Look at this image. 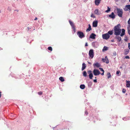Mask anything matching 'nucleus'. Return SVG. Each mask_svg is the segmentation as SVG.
<instances>
[{
	"label": "nucleus",
	"instance_id": "35",
	"mask_svg": "<svg viewBox=\"0 0 130 130\" xmlns=\"http://www.w3.org/2000/svg\"><path fill=\"white\" fill-rule=\"evenodd\" d=\"M122 91L123 93H125L126 92V90L124 89H123L122 90Z\"/></svg>",
	"mask_w": 130,
	"mask_h": 130
},
{
	"label": "nucleus",
	"instance_id": "37",
	"mask_svg": "<svg viewBox=\"0 0 130 130\" xmlns=\"http://www.w3.org/2000/svg\"><path fill=\"white\" fill-rule=\"evenodd\" d=\"M125 58H126V59H129V57L128 56H127L125 57Z\"/></svg>",
	"mask_w": 130,
	"mask_h": 130
},
{
	"label": "nucleus",
	"instance_id": "1",
	"mask_svg": "<svg viewBox=\"0 0 130 130\" xmlns=\"http://www.w3.org/2000/svg\"><path fill=\"white\" fill-rule=\"evenodd\" d=\"M120 24H118L115 27L114 34L115 35L118 36L120 35L121 31V30L120 28Z\"/></svg>",
	"mask_w": 130,
	"mask_h": 130
},
{
	"label": "nucleus",
	"instance_id": "39",
	"mask_svg": "<svg viewBox=\"0 0 130 130\" xmlns=\"http://www.w3.org/2000/svg\"><path fill=\"white\" fill-rule=\"evenodd\" d=\"M128 44V48L130 50V43H129Z\"/></svg>",
	"mask_w": 130,
	"mask_h": 130
},
{
	"label": "nucleus",
	"instance_id": "9",
	"mask_svg": "<svg viewBox=\"0 0 130 130\" xmlns=\"http://www.w3.org/2000/svg\"><path fill=\"white\" fill-rule=\"evenodd\" d=\"M96 35L94 33H92L90 35L89 38H90L94 39L95 38V37L96 36Z\"/></svg>",
	"mask_w": 130,
	"mask_h": 130
},
{
	"label": "nucleus",
	"instance_id": "47",
	"mask_svg": "<svg viewBox=\"0 0 130 130\" xmlns=\"http://www.w3.org/2000/svg\"><path fill=\"white\" fill-rule=\"evenodd\" d=\"M129 24V28H130V24Z\"/></svg>",
	"mask_w": 130,
	"mask_h": 130
},
{
	"label": "nucleus",
	"instance_id": "20",
	"mask_svg": "<svg viewBox=\"0 0 130 130\" xmlns=\"http://www.w3.org/2000/svg\"><path fill=\"white\" fill-rule=\"evenodd\" d=\"M95 14L97 15H99V10L98 9H96L94 11Z\"/></svg>",
	"mask_w": 130,
	"mask_h": 130
},
{
	"label": "nucleus",
	"instance_id": "23",
	"mask_svg": "<svg viewBox=\"0 0 130 130\" xmlns=\"http://www.w3.org/2000/svg\"><path fill=\"white\" fill-rule=\"evenodd\" d=\"M83 75L85 77H86L87 76V73L85 71H84L83 72Z\"/></svg>",
	"mask_w": 130,
	"mask_h": 130
},
{
	"label": "nucleus",
	"instance_id": "11",
	"mask_svg": "<svg viewBox=\"0 0 130 130\" xmlns=\"http://www.w3.org/2000/svg\"><path fill=\"white\" fill-rule=\"evenodd\" d=\"M109 17L110 18L113 19L115 18V15L113 12H112L111 14L109 15Z\"/></svg>",
	"mask_w": 130,
	"mask_h": 130
},
{
	"label": "nucleus",
	"instance_id": "27",
	"mask_svg": "<svg viewBox=\"0 0 130 130\" xmlns=\"http://www.w3.org/2000/svg\"><path fill=\"white\" fill-rule=\"evenodd\" d=\"M108 78H109L111 77V75L109 73H107Z\"/></svg>",
	"mask_w": 130,
	"mask_h": 130
},
{
	"label": "nucleus",
	"instance_id": "44",
	"mask_svg": "<svg viewBox=\"0 0 130 130\" xmlns=\"http://www.w3.org/2000/svg\"><path fill=\"white\" fill-rule=\"evenodd\" d=\"M104 73L103 72V73L101 74V75H103L104 74Z\"/></svg>",
	"mask_w": 130,
	"mask_h": 130
},
{
	"label": "nucleus",
	"instance_id": "8",
	"mask_svg": "<svg viewBox=\"0 0 130 130\" xmlns=\"http://www.w3.org/2000/svg\"><path fill=\"white\" fill-rule=\"evenodd\" d=\"M102 60L104 62H106L107 64L108 63H109V61L107 58V56H106L105 57V58L104 59L103 58Z\"/></svg>",
	"mask_w": 130,
	"mask_h": 130
},
{
	"label": "nucleus",
	"instance_id": "34",
	"mask_svg": "<svg viewBox=\"0 0 130 130\" xmlns=\"http://www.w3.org/2000/svg\"><path fill=\"white\" fill-rule=\"evenodd\" d=\"M88 73L89 74H90L91 73H92V71H91V70H89V71H88Z\"/></svg>",
	"mask_w": 130,
	"mask_h": 130
},
{
	"label": "nucleus",
	"instance_id": "46",
	"mask_svg": "<svg viewBox=\"0 0 130 130\" xmlns=\"http://www.w3.org/2000/svg\"><path fill=\"white\" fill-rule=\"evenodd\" d=\"M88 63L89 64H91V62H88Z\"/></svg>",
	"mask_w": 130,
	"mask_h": 130
},
{
	"label": "nucleus",
	"instance_id": "40",
	"mask_svg": "<svg viewBox=\"0 0 130 130\" xmlns=\"http://www.w3.org/2000/svg\"><path fill=\"white\" fill-rule=\"evenodd\" d=\"M120 73V72L119 71H117V72H116V74H119V73Z\"/></svg>",
	"mask_w": 130,
	"mask_h": 130
},
{
	"label": "nucleus",
	"instance_id": "2",
	"mask_svg": "<svg viewBox=\"0 0 130 130\" xmlns=\"http://www.w3.org/2000/svg\"><path fill=\"white\" fill-rule=\"evenodd\" d=\"M117 10L118 16L120 17H122L123 13L122 10L120 9L117 8Z\"/></svg>",
	"mask_w": 130,
	"mask_h": 130
},
{
	"label": "nucleus",
	"instance_id": "13",
	"mask_svg": "<svg viewBox=\"0 0 130 130\" xmlns=\"http://www.w3.org/2000/svg\"><path fill=\"white\" fill-rule=\"evenodd\" d=\"M101 0H95V5L97 6H98L100 3Z\"/></svg>",
	"mask_w": 130,
	"mask_h": 130
},
{
	"label": "nucleus",
	"instance_id": "10",
	"mask_svg": "<svg viewBox=\"0 0 130 130\" xmlns=\"http://www.w3.org/2000/svg\"><path fill=\"white\" fill-rule=\"evenodd\" d=\"M98 22L97 21H94L93 23V26L94 27H96L97 26Z\"/></svg>",
	"mask_w": 130,
	"mask_h": 130
},
{
	"label": "nucleus",
	"instance_id": "21",
	"mask_svg": "<svg viewBox=\"0 0 130 130\" xmlns=\"http://www.w3.org/2000/svg\"><path fill=\"white\" fill-rule=\"evenodd\" d=\"M116 38L117 39V41L120 42L121 40V38L119 36H117L116 37Z\"/></svg>",
	"mask_w": 130,
	"mask_h": 130
},
{
	"label": "nucleus",
	"instance_id": "18",
	"mask_svg": "<svg viewBox=\"0 0 130 130\" xmlns=\"http://www.w3.org/2000/svg\"><path fill=\"white\" fill-rule=\"evenodd\" d=\"M86 67V64L84 63L82 64V70H83L85 69Z\"/></svg>",
	"mask_w": 130,
	"mask_h": 130
},
{
	"label": "nucleus",
	"instance_id": "33",
	"mask_svg": "<svg viewBox=\"0 0 130 130\" xmlns=\"http://www.w3.org/2000/svg\"><path fill=\"white\" fill-rule=\"evenodd\" d=\"M99 69L101 71H102L103 72H104V70H103V69L102 68H99Z\"/></svg>",
	"mask_w": 130,
	"mask_h": 130
},
{
	"label": "nucleus",
	"instance_id": "24",
	"mask_svg": "<svg viewBox=\"0 0 130 130\" xmlns=\"http://www.w3.org/2000/svg\"><path fill=\"white\" fill-rule=\"evenodd\" d=\"M59 79L61 82H63L64 81V79L62 77H60L59 78Z\"/></svg>",
	"mask_w": 130,
	"mask_h": 130
},
{
	"label": "nucleus",
	"instance_id": "5",
	"mask_svg": "<svg viewBox=\"0 0 130 130\" xmlns=\"http://www.w3.org/2000/svg\"><path fill=\"white\" fill-rule=\"evenodd\" d=\"M89 55L90 57L92 58L94 56L93 51V50H90L89 51Z\"/></svg>",
	"mask_w": 130,
	"mask_h": 130
},
{
	"label": "nucleus",
	"instance_id": "25",
	"mask_svg": "<svg viewBox=\"0 0 130 130\" xmlns=\"http://www.w3.org/2000/svg\"><path fill=\"white\" fill-rule=\"evenodd\" d=\"M89 78L92 79V78L93 76L92 73H91L89 75Z\"/></svg>",
	"mask_w": 130,
	"mask_h": 130
},
{
	"label": "nucleus",
	"instance_id": "32",
	"mask_svg": "<svg viewBox=\"0 0 130 130\" xmlns=\"http://www.w3.org/2000/svg\"><path fill=\"white\" fill-rule=\"evenodd\" d=\"M92 84V82H90L88 83V85L91 86Z\"/></svg>",
	"mask_w": 130,
	"mask_h": 130
},
{
	"label": "nucleus",
	"instance_id": "17",
	"mask_svg": "<svg viewBox=\"0 0 130 130\" xmlns=\"http://www.w3.org/2000/svg\"><path fill=\"white\" fill-rule=\"evenodd\" d=\"M124 54L125 55H127L129 52V50L128 49H126L124 50Z\"/></svg>",
	"mask_w": 130,
	"mask_h": 130
},
{
	"label": "nucleus",
	"instance_id": "12",
	"mask_svg": "<svg viewBox=\"0 0 130 130\" xmlns=\"http://www.w3.org/2000/svg\"><path fill=\"white\" fill-rule=\"evenodd\" d=\"M93 65L94 67L95 66L97 68H99L101 66L100 64L98 62L94 63Z\"/></svg>",
	"mask_w": 130,
	"mask_h": 130
},
{
	"label": "nucleus",
	"instance_id": "22",
	"mask_svg": "<svg viewBox=\"0 0 130 130\" xmlns=\"http://www.w3.org/2000/svg\"><path fill=\"white\" fill-rule=\"evenodd\" d=\"M80 88L82 89H84L85 87V86L84 84L81 85L80 86Z\"/></svg>",
	"mask_w": 130,
	"mask_h": 130
},
{
	"label": "nucleus",
	"instance_id": "3",
	"mask_svg": "<svg viewBox=\"0 0 130 130\" xmlns=\"http://www.w3.org/2000/svg\"><path fill=\"white\" fill-rule=\"evenodd\" d=\"M77 34L78 37L81 38H82L84 37V35L83 32L78 31L77 32Z\"/></svg>",
	"mask_w": 130,
	"mask_h": 130
},
{
	"label": "nucleus",
	"instance_id": "19",
	"mask_svg": "<svg viewBox=\"0 0 130 130\" xmlns=\"http://www.w3.org/2000/svg\"><path fill=\"white\" fill-rule=\"evenodd\" d=\"M125 30L123 29H122V32L120 36H123L125 34Z\"/></svg>",
	"mask_w": 130,
	"mask_h": 130
},
{
	"label": "nucleus",
	"instance_id": "41",
	"mask_svg": "<svg viewBox=\"0 0 130 130\" xmlns=\"http://www.w3.org/2000/svg\"><path fill=\"white\" fill-rule=\"evenodd\" d=\"M93 81L95 83H96L97 82V79H95L93 80Z\"/></svg>",
	"mask_w": 130,
	"mask_h": 130
},
{
	"label": "nucleus",
	"instance_id": "28",
	"mask_svg": "<svg viewBox=\"0 0 130 130\" xmlns=\"http://www.w3.org/2000/svg\"><path fill=\"white\" fill-rule=\"evenodd\" d=\"M110 11V9L108 7V9L106 10L105 12H108Z\"/></svg>",
	"mask_w": 130,
	"mask_h": 130
},
{
	"label": "nucleus",
	"instance_id": "6",
	"mask_svg": "<svg viewBox=\"0 0 130 130\" xmlns=\"http://www.w3.org/2000/svg\"><path fill=\"white\" fill-rule=\"evenodd\" d=\"M93 73L95 76H97L99 75L100 73V71L98 70L94 69L93 71Z\"/></svg>",
	"mask_w": 130,
	"mask_h": 130
},
{
	"label": "nucleus",
	"instance_id": "7",
	"mask_svg": "<svg viewBox=\"0 0 130 130\" xmlns=\"http://www.w3.org/2000/svg\"><path fill=\"white\" fill-rule=\"evenodd\" d=\"M69 22L70 25L71 26L72 28L73 29L74 32H75L76 29L74 23L70 20H69Z\"/></svg>",
	"mask_w": 130,
	"mask_h": 130
},
{
	"label": "nucleus",
	"instance_id": "31",
	"mask_svg": "<svg viewBox=\"0 0 130 130\" xmlns=\"http://www.w3.org/2000/svg\"><path fill=\"white\" fill-rule=\"evenodd\" d=\"M38 93L39 95H41L42 94V92L40 91L38 92Z\"/></svg>",
	"mask_w": 130,
	"mask_h": 130
},
{
	"label": "nucleus",
	"instance_id": "48",
	"mask_svg": "<svg viewBox=\"0 0 130 130\" xmlns=\"http://www.w3.org/2000/svg\"><path fill=\"white\" fill-rule=\"evenodd\" d=\"M95 78H96V77H95Z\"/></svg>",
	"mask_w": 130,
	"mask_h": 130
},
{
	"label": "nucleus",
	"instance_id": "45",
	"mask_svg": "<svg viewBox=\"0 0 130 130\" xmlns=\"http://www.w3.org/2000/svg\"><path fill=\"white\" fill-rule=\"evenodd\" d=\"M37 19V17H36L35 18V20H36Z\"/></svg>",
	"mask_w": 130,
	"mask_h": 130
},
{
	"label": "nucleus",
	"instance_id": "36",
	"mask_svg": "<svg viewBox=\"0 0 130 130\" xmlns=\"http://www.w3.org/2000/svg\"><path fill=\"white\" fill-rule=\"evenodd\" d=\"M128 34L130 35V29H129L128 28Z\"/></svg>",
	"mask_w": 130,
	"mask_h": 130
},
{
	"label": "nucleus",
	"instance_id": "49",
	"mask_svg": "<svg viewBox=\"0 0 130 130\" xmlns=\"http://www.w3.org/2000/svg\"><path fill=\"white\" fill-rule=\"evenodd\" d=\"M129 2H130V0H129Z\"/></svg>",
	"mask_w": 130,
	"mask_h": 130
},
{
	"label": "nucleus",
	"instance_id": "43",
	"mask_svg": "<svg viewBox=\"0 0 130 130\" xmlns=\"http://www.w3.org/2000/svg\"><path fill=\"white\" fill-rule=\"evenodd\" d=\"M88 46V44H87V43H86L85 45V46Z\"/></svg>",
	"mask_w": 130,
	"mask_h": 130
},
{
	"label": "nucleus",
	"instance_id": "15",
	"mask_svg": "<svg viewBox=\"0 0 130 130\" xmlns=\"http://www.w3.org/2000/svg\"><path fill=\"white\" fill-rule=\"evenodd\" d=\"M125 9H124V10H125V11H126L127 10H128L127 9H128L130 10V5H126L125 6Z\"/></svg>",
	"mask_w": 130,
	"mask_h": 130
},
{
	"label": "nucleus",
	"instance_id": "4",
	"mask_svg": "<svg viewBox=\"0 0 130 130\" xmlns=\"http://www.w3.org/2000/svg\"><path fill=\"white\" fill-rule=\"evenodd\" d=\"M102 37L103 39L105 40L108 39L110 37V36L108 34L106 33L103 34L102 35Z\"/></svg>",
	"mask_w": 130,
	"mask_h": 130
},
{
	"label": "nucleus",
	"instance_id": "16",
	"mask_svg": "<svg viewBox=\"0 0 130 130\" xmlns=\"http://www.w3.org/2000/svg\"><path fill=\"white\" fill-rule=\"evenodd\" d=\"M88 26V28L86 29V31L87 32L89 31L92 29L91 26L90 24H89Z\"/></svg>",
	"mask_w": 130,
	"mask_h": 130
},
{
	"label": "nucleus",
	"instance_id": "26",
	"mask_svg": "<svg viewBox=\"0 0 130 130\" xmlns=\"http://www.w3.org/2000/svg\"><path fill=\"white\" fill-rule=\"evenodd\" d=\"M107 34H109H109L110 35H112L113 34L112 31L111 30V31H109L108 32Z\"/></svg>",
	"mask_w": 130,
	"mask_h": 130
},
{
	"label": "nucleus",
	"instance_id": "29",
	"mask_svg": "<svg viewBox=\"0 0 130 130\" xmlns=\"http://www.w3.org/2000/svg\"><path fill=\"white\" fill-rule=\"evenodd\" d=\"M48 49L49 50L51 51H52V49L51 47L50 46L48 48Z\"/></svg>",
	"mask_w": 130,
	"mask_h": 130
},
{
	"label": "nucleus",
	"instance_id": "14",
	"mask_svg": "<svg viewBox=\"0 0 130 130\" xmlns=\"http://www.w3.org/2000/svg\"><path fill=\"white\" fill-rule=\"evenodd\" d=\"M126 87H130V81L126 80Z\"/></svg>",
	"mask_w": 130,
	"mask_h": 130
},
{
	"label": "nucleus",
	"instance_id": "42",
	"mask_svg": "<svg viewBox=\"0 0 130 130\" xmlns=\"http://www.w3.org/2000/svg\"><path fill=\"white\" fill-rule=\"evenodd\" d=\"M85 113L86 115H87L88 114V112L86 111L85 112Z\"/></svg>",
	"mask_w": 130,
	"mask_h": 130
},
{
	"label": "nucleus",
	"instance_id": "30",
	"mask_svg": "<svg viewBox=\"0 0 130 130\" xmlns=\"http://www.w3.org/2000/svg\"><path fill=\"white\" fill-rule=\"evenodd\" d=\"M91 17L93 18H95V16L93 13H92L91 15Z\"/></svg>",
	"mask_w": 130,
	"mask_h": 130
},
{
	"label": "nucleus",
	"instance_id": "38",
	"mask_svg": "<svg viewBox=\"0 0 130 130\" xmlns=\"http://www.w3.org/2000/svg\"><path fill=\"white\" fill-rule=\"evenodd\" d=\"M107 47H104V49L105 50H107Z\"/></svg>",
	"mask_w": 130,
	"mask_h": 130
}]
</instances>
